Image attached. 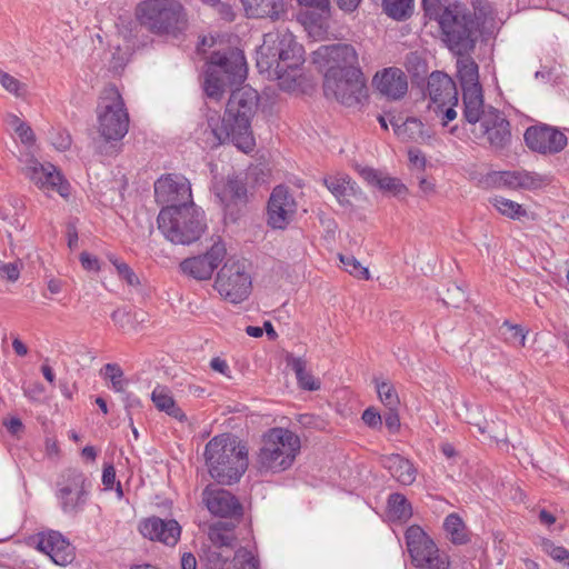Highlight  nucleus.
Returning a JSON list of instances; mask_svg holds the SVG:
<instances>
[{"instance_id":"8","label":"nucleus","mask_w":569,"mask_h":569,"mask_svg":"<svg viewBox=\"0 0 569 569\" xmlns=\"http://www.w3.org/2000/svg\"><path fill=\"white\" fill-rule=\"evenodd\" d=\"M246 77L247 62L242 51L229 49L212 52L204 81L206 94L219 100L227 89L242 83Z\"/></svg>"},{"instance_id":"28","label":"nucleus","mask_w":569,"mask_h":569,"mask_svg":"<svg viewBox=\"0 0 569 569\" xmlns=\"http://www.w3.org/2000/svg\"><path fill=\"white\" fill-rule=\"evenodd\" d=\"M381 465L401 485H411L416 479V469L412 463L400 455H387L381 457Z\"/></svg>"},{"instance_id":"33","label":"nucleus","mask_w":569,"mask_h":569,"mask_svg":"<svg viewBox=\"0 0 569 569\" xmlns=\"http://www.w3.org/2000/svg\"><path fill=\"white\" fill-rule=\"evenodd\" d=\"M457 69L462 90L469 88H481L479 83L478 64L469 57V53L459 56L457 60Z\"/></svg>"},{"instance_id":"62","label":"nucleus","mask_w":569,"mask_h":569,"mask_svg":"<svg viewBox=\"0 0 569 569\" xmlns=\"http://www.w3.org/2000/svg\"><path fill=\"white\" fill-rule=\"evenodd\" d=\"M210 367L212 370L229 376V366L224 359H221L220 357L212 358L210 361Z\"/></svg>"},{"instance_id":"12","label":"nucleus","mask_w":569,"mask_h":569,"mask_svg":"<svg viewBox=\"0 0 569 569\" xmlns=\"http://www.w3.org/2000/svg\"><path fill=\"white\" fill-rule=\"evenodd\" d=\"M214 287L232 303L246 300L252 288L251 276L244 261L228 259L218 271Z\"/></svg>"},{"instance_id":"4","label":"nucleus","mask_w":569,"mask_h":569,"mask_svg":"<svg viewBox=\"0 0 569 569\" xmlns=\"http://www.w3.org/2000/svg\"><path fill=\"white\" fill-rule=\"evenodd\" d=\"M210 476L220 485L238 482L248 468L246 446L226 435L213 437L204 448Z\"/></svg>"},{"instance_id":"32","label":"nucleus","mask_w":569,"mask_h":569,"mask_svg":"<svg viewBox=\"0 0 569 569\" xmlns=\"http://www.w3.org/2000/svg\"><path fill=\"white\" fill-rule=\"evenodd\" d=\"M151 400L158 410L164 411L167 415L179 421L186 420V415L177 406L170 390L167 387L157 386L151 393Z\"/></svg>"},{"instance_id":"56","label":"nucleus","mask_w":569,"mask_h":569,"mask_svg":"<svg viewBox=\"0 0 569 569\" xmlns=\"http://www.w3.org/2000/svg\"><path fill=\"white\" fill-rule=\"evenodd\" d=\"M122 401L124 403L129 425L132 426V412L141 408V401L133 393H126L122 398Z\"/></svg>"},{"instance_id":"57","label":"nucleus","mask_w":569,"mask_h":569,"mask_svg":"<svg viewBox=\"0 0 569 569\" xmlns=\"http://www.w3.org/2000/svg\"><path fill=\"white\" fill-rule=\"evenodd\" d=\"M16 133L24 144H32L36 140L32 129L26 122L19 123V127H16Z\"/></svg>"},{"instance_id":"46","label":"nucleus","mask_w":569,"mask_h":569,"mask_svg":"<svg viewBox=\"0 0 569 569\" xmlns=\"http://www.w3.org/2000/svg\"><path fill=\"white\" fill-rule=\"evenodd\" d=\"M439 296L446 306L453 308H459L467 300L465 291L456 283H451L446 292Z\"/></svg>"},{"instance_id":"5","label":"nucleus","mask_w":569,"mask_h":569,"mask_svg":"<svg viewBox=\"0 0 569 569\" xmlns=\"http://www.w3.org/2000/svg\"><path fill=\"white\" fill-rule=\"evenodd\" d=\"M443 41L457 56L470 53L478 40L480 23L476 13L460 3L449 4L437 14Z\"/></svg>"},{"instance_id":"19","label":"nucleus","mask_w":569,"mask_h":569,"mask_svg":"<svg viewBox=\"0 0 569 569\" xmlns=\"http://www.w3.org/2000/svg\"><path fill=\"white\" fill-rule=\"evenodd\" d=\"M27 177L43 191H56L62 198L70 194V184L63 180L62 174L51 163L32 161L27 168Z\"/></svg>"},{"instance_id":"61","label":"nucleus","mask_w":569,"mask_h":569,"mask_svg":"<svg viewBox=\"0 0 569 569\" xmlns=\"http://www.w3.org/2000/svg\"><path fill=\"white\" fill-rule=\"evenodd\" d=\"M409 161L412 163L416 168L423 170L426 167V158L422 154V152L418 149H410L408 152Z\"/></svg>"},{"instance_id":"31","label":"nucleus","mask_w":569,"mask_h":569,"mask_svg":"<svg viewBox=\"0 0 569 569\" xmlns=\"http://www.w3.org/2000/svg\"><path fill=\"white\" fill-rule=\"evenodd\" d=\"M361 176L369 184L379 188L381 191L393 196H401L407 192L406 186L398 178L385 176L376 169L363 168Z\"/></svg>"},{"instance_id":"58","label":"nucleus","mask_w":569,"mask_h":569,"mask_svg":"<svg viewBox=\"0 0 569 569\" xmlns=\"http://www.w3.org/2000/svg\"><path fill=\"white\" fill-rule=\"evenodd\" d=\"M132 318L134 320H138L137 313L131 316L130 312L123 309H117L111 313L112 321L121 328H124L131 321Z\"/></svg>"},{"instance_id":"17","label":"nucleus","mask_w":569,"mask_h":569,"mask_svg":"<svg viewBox=\"0 0 569 569\" xmlns=\"http://www.w3.org/2000/svg\"><path fill=\"white\" fill-rule=\"evenodd\" d=\"M313 62L327 67V70L337 68L343 73L349 69H360L356 49L346 43L321 46L313 52Z\"/></svg>"},{"instance_id":"35","label":"nucleus","mask_w":569,"mask_h":569,"mask_svg":"<svg viewBox=\"0 0 569 569\" xmlns=\"http://www.w3.org/2000/svg\"><path fill=\"white\" fill-rule=\"evenodd\" d=\"M287 365L296 373L300 388L309 391L318 390L320 388V383L306 370L307 363L302 358L288 356Z\"/></svg>"},{"instance_id":"40","label":"nucleus","mask_w":569,"mask_h":569,"mask_svg":"<svg viewBox=\"0 0 569 569\" xmlns=\"http://www.w3.org/2000/svg\"><path fill=\"white\" fill-rule=\"evenodd\" d=\"M386 14L397 21H403L413 12V0H382Z\"/></svg>"},{"instance_id":"2","label":"nucleus","mask_w":569,"mask_h":569,"mask_svg":"<svg viewBox=\"0 0 569 569\" xmlns=\"http://www.w3.org/2000/svg\"><path fill=\"white\" fill-rule=\"evenodd\" d=\"M303 48L289 31L264 34L263 43L257 51V67L269 77L283 79L295 77L303 62Z\"/></svg>"},{"instance_id":"16","label":"nucleus","mask_w":569,"mask_h":569,"mask_svg":"<svg viewBox=\"0 0 569 569\" xmlns=\"http://www.w3.org/2000/svg\"><path fill=\"white\" fill-rule=\"evenodd\" d=\"M226 244L218 238L203 254L184 259L180 263V269L196 280H208L226 258Z\"/></svg>"},{"instance_id":"24","label":"nucleus","mask_w":569,"mask_h":569,"mask_svg":"<svg viewBox=\"0 0 569 569\" xmlns=\"http://www.w3.org/2000/svg\"><path fill=\"white\" fill-rule=\"evenodd\" d=\"M427 90L430 99L439 103V106H446L448 103L457 104L458 102L456 83L445 72H432L428 78Z\"/></svg>"},{"instance_id":"47","label":"nucleus","mask_w":569,"mask_h":569,"mask_svg":"<svg viewBox=\"0 0 569 569\" xmlns=\"http://www.w3.org/2000/svg\"><path fill=\"white\" fill-rule=\"evenodd\" d=\"M339 258H340V261L343 264L346 271H348L350 274H352L359 279L367 280L370 278L368 268L363 267L353 256L340 254Z\"/></svg>"},{"instance_id":"59","label":"nucleus","mask_w":569,"mask_h":569,"mask_svg":"<svg viewBox=\"0 0 569 569\" xmlns=\"http://www.w3.org/2000/svg\"><path fill=\"white\" fill-rule=\"evenodd\" d=\"M80 262L83 269L88 271H98L100 269L99 260L86 251L80 254Z\"/></svg>"},{"instance_id":"60","label":"nucleus","mask_w":569,"mask_h":569,"mask_svg":"<svg viewBox=\"0 0 569 569\" xmlns=\"http://www.w3.org/2000/svg\"><path fill=\"white\" fill-rule=\"evenodd\" d=\"M116 482V469L112 465L106 466L102 472V483L106 489H112Z\"/></svg>"},{"instance_id":"50","label":"nucleus","mask_w":569,"mask_h":569,"mask_svg":"<svg viewBox=\"0 0 569 569\" xmlns=\"http://www.w3.org/2000/svg\"><path fill=\"white\" fill-rule=\"evenodd\" d=\"M113 266L117 269L118 276L124 280L129 286H138L139 279L134 271L123 261L118 259H111Z\"/></svg>"},{"instance_id":"63","label":"nucleus","mask_w":569,"mask_h":569,"mask_svg":"<svg viewBox=\"0 0 569 569\" xmlns=\"http://www.w3.org/2000/svg\"><path fill=\"white\" fill-rule=\"evenodd\" d=\"M4 426L11 435H17L23 430V423L19 418H11L4 422Z\"/></svg>"},{"instance_id":"49","label":"nucleus","mask_w":569,"mask_h":569,"mask_svg":"<svg viewBox=\"0 0 569 569\" xmlns=\"http://www.w3.org/2000/svg\"><path fill=\"white\" fill-rule=\"evenodd\" d=\"M502 335L508 342L519 347L525 346L526 333L522 327L518 325H510L506 321L502 326Z\"/></svg>"},{"instance_id":"22","label":"nucleus","mask_w":569,"mask_h":569,"mask_svg":"<svg viewBox=\"0 0 569 569\" xmlns=\"http://www.w3.org/2000/svg\"><path fill=\"white\" fill-rule=\"evenodd\" d=\"M140 533L151 540L174 547L181 536V526L174 519L150 517L139 523Z\"/></svg>"},{"instance_id":"25","label":"nucleus","mask_w":569,"mask_h":569,"mask_svg":"<svg viewBox=\"0 0 569 569\" xmlns=\"http://www.w3.org/2000/svg\"><path fill=\"white\" fill-rule=\"evenodd\" d=\"M38 547L59 566H66L73 559L70 543L57 531L41 536Z\"/></svg>"},{"instance_id":"38","label":"nucleus","mask_w":569,"mask_h":569,"mask_svg":"<svg viewBox=\"0 0 569 569\" xmlns=\"http://www.w3.org/2000/svg\"><path fill=\"white\" fill-rule=\"evenodd\" d=\"M489 202L505 217L512 220H522L528 217L527 210L516 201L505 197L495 196Z\"/></svg>"},{"instance_id":"34","label":"nucleus","mask_w":569,"mask_h":569,"mask_svg":"<svg viewBox=\"0 0 569 569\" xmlns=\"http://www.w3.org/2000/svg\"><path fill=\"white\" fill-rule=\"evenodd\" d=\"M443 529L453 545H465L470 540L469 531L457 513H450L446 517Z\"/></svg>"},{"instance_id":"48","label":"nucleus","mask_w":569,"mask_h":569,"mask_svg":"<svg viewBox=\"0 0 569 569\" xmlns=\"http://www.w3.org/2000/svg\"><path fill=\"white\" fill-rule=\"evenodd\" d=\"M0 83L9 92L16 97H23L27 93V86L13 76L0 69Z\"/></svg>"},{"instance_id":"23","label":"nucleus","mask_w":569,"mask_h":569,"mask_svg":"<svg viewBox=\"0 0 569 569\" xmlns=\"http://www.w3.org/2000/svg\"><path fill=\"white\" fill-rule=\"evenodd\" d=\"M373 83L379 93L390 100H399L408 91L407 76L396 67H389L378 72L373 78Z\"/></svg>"},{"instance_id":"27","label":"nucleus","mask_w":569,"mask_h":569,"mask_svg":"<svg viewBox=\"0 0 569 569\" xmlns=\"http://www.w3.org/2000/svg\"><path fill=\"white\" fill-rule=\"evenodd\" d=\"M463 118L471 126L481 124L488 110H485L482 88H469L462 90Z\"/></svg>"},{"instance_id":"64","label":"nucleus","mask_w":569,"mask_h":569,"mask_svg":"<svg viewBox=\"0 0 569 569\" xmlns=\"http://www.w3.org/2000/svg\"><path fill=\"white\" fill-rule=\"evenodd\" d=\"M181 569H197V559L191 552H184L182 555Z\"/></svg>"},{"instance_id":"42","label":"nucleus","mask_w":569,"mask_h":569,"mask_svg":"<svg viewBox=\"0 0 569 569\" xmlns=\"http://www.w3.org/2000/svg\"><path fill=\"white\" fill-rule=\"evenodd\" d=\"M101 375H103L106 379L110 380L112 389L116 392L124 391L127 380L123 377V370L120 368L118 363L104 365L103 368L101 369Z\"/></svg>"},{"instance_id":"15","label":"nucleus","mask_w":569,"mask_h":569,"mask_svg":"<svg viewBox=\"0 0 569 569\" xmlns=\"http://www.w3.org/2000/svg\"><path fill=\"white\" fill-rule=\"evenodd\" d=\"M154 197L163 208L189 206L192 202L191 186L181 174L168 173L154 182Z\"/></svg>"},{"instance_id":"20","label":"nucleus","mask_w":569,"mask_h":569,"mask_svg":"<svg viewBox=\"0 0 569 569\" xmlns=\"http://www.w3.org/2000/svg\"><path fill=\"white\" fill-rule=\"evenodd\" d=\"M479 133L487 138L488 143L495 150H503L511 142L510 122L503 114L490 108L479 124Z\"/></svg>"},{"instance_id":"43","label":"nucleus","mask_w":569,"mask_h":569,"mask_svg":"<svg viewBox=\"0 0 569 569\" xmlns=\"http://www.w3.org/2000/svg\"><path fill=\"white\" fill-rule=\"evenodd\" d=\"M376 389L380 401L386 406L387 409H396L399 405V397L396 392L395 387L387 381H376Z\"/></svg>"},{"instance_id":"45","label":"nucleus","mask_w":569,"mask_h":569,"mask_svg":"<svg viewBox=\"0 0 569 569\" xmlns=\"http://www.w3.org/2000/svg\"><path fill=\"white\" fill-rule=\"evenodd\" d=\"M233 566L236 569H259V559L244 547H240L233 557Z\"/></svg>"},{"instance_id":"30","label":"nucleus","mask_w":569,"mask_h":569,"mask_svg":"<svg viewBox=\"0 0 569 569\" xmlns=\"http://www.w3.org/2000/svg\"><path fill=\"white\" fill-rule=\"evenodd\" d=\"M391 124L396 136L401 141L426 143L431 139V134L425 130L423 123L417 118H408L402 123L391 121Z\"/></svg>"},{"instance_id":"10","label":"nucleus","mask_w":569,"mask_h":569,"mask_svg":"<svg viewBox=\"0 0 569 569\" xmlns=\"http://www.w3.org/2000/svg\"><path fill=\"white\" fill-rule=\"evenodd\" d=\"M323 91L327 97H333L341 104L353 107L367 99L366 79L361 69H349L347 73L337 68L326 71Z\"/></svg>"},{"instance_id":"39","label":"nucleus","mask_w":569,"mask_h":569,"mask_svg":"<svg viewBox=\"0 0 569 569\" xmlns=\"http://www.w3.org/2000/svg\"><path fill=\"white\" fill-rule=\"evenodd\" d=\"M234 523L232 521H220L210 531V539L218 548L233 547L237 538L233 535Z\"/></svg>"},{"instance_id":"11","label":"nucleus","mask_w":569,"mask_h":569,"mask_svg":"<svg viewBox=\"0 0 569 569\" xmlns=\"http://www.w3.org/2000/svg\"><path fill=\"white\" fill-rule=\"evenodd\" d=\"M408 552L415 567L420 569H449V557L440 552L436 542L419 526H410L405 533Z\"/></svg>"},{"instance_id":"44","label":"nucleus","mask_w":569,"mask_h":569,"mask_svg":"<svg viewBox=\"0 0 569 569\" xmlns=\"http://www.w3.org/2000/svg\"><path fill=\"white\" fill-rule=\"evenodd\" d=\"M541 549L555 561L569 567V550L565 547L557 546L552 540L545 538L541 540Z\"/></svg>"},{"instance_id":"13","label":"nucleus","mask_w":569,"mask_h":569,"mask_svg":"<svg viewBox=\"0 0 569 569\" xmlns=\"http://www.w3.org/2000/svg\"><path fill=\"white\" fill-rule=\"evenodd\" d=\"M57 498L64 513L77 515L83 510L89 495L90 481L83 472L69 469L58 483Z\"/></svg>"},{"instance_id":"9","label":"nucleus","mask_w":569,"mask_h":569,"mask_svg":"<svg viewBox=\"0 0 569 569\" xmlns=\"http://www.w3.org/2000/svg\"><path fill=\"white\" fill-rule=\"evenodd\" d=\"M139 23L157 36H177L188 26L184 7L177 0H144L136 8Z\"/></svg>"},{"instance_id":"55","label":"nucleus","mask_w":569,"mask_h":569,"mask_svg":"<svg viewBox=\"0 0 569 569\" xmlns=\"http://www.w3.org/2000/svg\"><path fill=\"white\" fill-rule=\"evenodd\" d=\"M382 422H385V426L389 430L390 433L398 432L400 428V418L396 409H388V411L385 413Z\"/></svg>"},{"instance_id":"29","label":"nucleus","mask_w":569,"mask_h":569,"mask_svg":"<svg viewBox=\"0 0 569 569\" xmlns=\"http://www.w3.org/2000/svg\"><path fill=\"white\" fill-rule=\"evenodd\" d=\"M250 18H270L278 20L286 12L283 0H241Z\"/></svg>"},{"instance_id":"36","label":"nucleus","mask_w":569,"mask_h":569,"mask_svg":"<svg viewBox=\"0 0 569 569\" xmlns=\"http://www.w3.org/2000/svg\"><path fill=\"white\" fill-rule=\"evenodd\" d=\"M323 183L340 203L348 202L353 193L351 179L347 174L330 176L323 179Z\"/></svg>"},{"instance_id":"3","label":"nucleus","mask_w":569,"mask_h":569,"mask_svg":"<svg viewBox=\"0 0 569 569\" xmlns=\"http://www.w3.org/2000/svg\"><path fill=\"white\" fill-rule=\"evenodd\" d=\"M98 131L103 139L97 148L101 154L113 157L120 152L119 141L129 130V114L116 86L106 87L97 107Z\"/></svg>"},{"instance_id":"26","label":"nucleus","mask_w":569,"mask_h":569,"mask_svg":"<svg viewBox=\"0 0 569 569\" xmlns=\"http://www.w3.org/2000/svg\"><path fill=\"white\" fill-rule=\"evenodd\" d=\"M546 176L526 170L502 171L499 173V183L509 189L537 190L548 183Z\"/></svg>"},{"instance_id":"37","label":"nucleus","mask_w":569,"mask_h":569,"mask_svg":"<svg viewBox=\"0 0 569 569\" xmlns=\"http://www.w3.org/2000/svg\"><path fill=\"white\" fill-rule=\"evenodd\" d=\"M221 203L228 206L229 201L246 202L247 201V187L242 179L239 177H228L222 192L217 193Z\"/></svg>"},{"instance_id":"18","label":"nucleus","mask_w":569,"mask_h":569,"mask_svg":"<svg viewBox=\"0 0 569 569\" xmlns=\"http://www.w3.org/2000/svg\"><path fill=\"white\" fill-rule=\"evenodd\" d=\"M297 203L289 189L277 186L268 201V223L273 229H284L292 220Z\"/></svg>"},{"instance_id":"51","label":"nucleus","mask_w":569,"mask_h":569,"mask_svg":"<svg viewBox=\"0 0 569 569\" xmlns=\"http://www.w3.org/2000/svg\"><path fill=\"white\" fill-rule=\"evenodd\" d=\"M228 560L229 556L222 555V552L217 549H209L206 552L207 569H224Z\"/></svg>"},{"instance_id":"52","label":"nucleus","mask_w":569,"mask_h":569,"mask_svg":"<svg viewBox=\"0 0 569 569\" xmlns=\"http://www.w3.org/2000/svg\"><path fill=\"white\" fill-rule=\"evenodd\" d=\"M362 421L372 429H380L382 427L381 415L372 407L367 408L361 417Z\"/></svg>"},{"instance_id":"6","label":"nucleus","mask_w":569,"mask_h":569,"mask_svg":"<svg viewBox=\"0 0 569 569\" xmlns=\"http://www.w3.org/2000/svg\"><path fill=\"white\" fill-rule=\"evenodd\" d=\"M301 449L300 438L291 430L276 427L262 436L257 455V466L261 472L278 473L293 465Z\"/></svg>"},{"instance_id":"41","label":"nucleus","mask_w":569,"mask_h":569,"mask_svg":"<svg viewBox=\"0 0 569 569\" xmlns=\"http://www.w3.org/2000/svg\"><path fill=\"white\" fill-rule=\"evenodd\" d=\"M388 512L391 518L407 521L412 516V508L401 493H392L388 498Z\"/></svg>"},{"instance_id":"1","label":"nucleus","mask_w":569,"mask_h":569,"mask_svg":"<svg viewBox=\"0 0 569 569\" xmlns=\"http://www.w3.org/2000/svg\"><path fill=\"white\" fill-rule=\"evenodd\" d=\"M258 92L250 87L233 90L222 117L208 114V128L213 136V146L232 142L238 149L249 152L254 147L251 120L258 108Z\"/></svg>"},{"instance_id":"7","label":"nucleus","mask_w":569,"mask_h":569,"mask_svg":"<svg viewBox=\"0 0 569 569\" xmlns=\"http://www.w3.org/2000/svg\"><path fill=\"white\" fill-rule=\"evenodd\" d=\"M158 228L172 243L191 244L207 229L203 211L190 203L182 208H162L157 218Z\"/></svg>"},{"instance_id":"21","label":"nucleus","mask_w":569,"mask_h":569,"mask_svg":"<svg viewBox=\"0 0 569 569\" xmlns=\"http://www.w3.org/2000/svg\"><path fill=\"white\" fill-rule=\"evenodd\" d=\"M202 500L208 510L214 516L236 518L237 520L242 517V505L228 490L207 486L202 492Z\"/></svg>"},{"instance_id":"54","label":"nucleus","mask_w":569,"mask_h":569,"mask_svg":"<svg viewBox=\"0 0 569 569\" xmlns=\"http://www.w3.org/2000/svg\"><path fill=\"white\" fill-rule=\"evenodd\" d=\"M71 142V136L67 130H58L52 136V144L60 151L69 149Z\"/></svg>"},{"instance_id":"53","label":"nucleus","mask_w":569,"mask_h":569,"mask_svg":"<svg viewBox=\"0 0 569 569\" xmlns=\"http://www.w3.org/2000/svg\"><path fill=\"white\" fill-rule=\"evenodd\" d=\"M20 277V268L17 262L4 263L0 261V278L17 281Z\"/></svg>"},{"instance_id":"14","label":"nucleus","mask_w":569,"mask_h":569,"mask_svg":"<svg viewBox=\"0 0 569 569\" xmlns=\"http://www.w3.org/2000/svg\"><path fill=\"white\" fill-rule=\"evenodd\" d=\"M523 140L529 150L541 156L560 153L568 144L567 136L559 128L542 122L528 127Z\"/></svg>"}]
</instances>
